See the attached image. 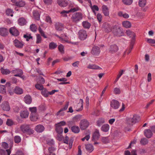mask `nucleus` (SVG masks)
I'll use <instances>...</instances> for the list:
<instances>
[{"label":"nucleus","mask_w":155,"mask_h":155,"mask_svg":"<svg viewBox=\"0 0 155 155\" xmlns=\"http://www.w3.org/2000/svg\"><path fill=\"white\" fill-rule=\"evenodd\" d=\"M112 32L114 35L116 36L120 37L124 35L123 29L118 25L113 26Z\"/></svg>","instance_id":"obj_1"},{"label":"nucleus","mask_w":155,"mask_h":155,"mask_svg":"<svg viewBox=\"0 0 155 155\" xmlns=\"http://www.w3.org/2000/svg\"><path fill=\"white\" fill-rule=\"evenodd\" d=\"M21 131L26 134L30 135L32 134L34 132V130L29 127V125H22L21 127Z\"/></svg>","instance_id":"obj_2"},{"label":"nucleus","mask_w":155,"mask_h":155,"mask_svg":"<svg viewBox=\"0 0 155 155\" xmlns=\"http://www.w3.org/2000/svg\"><path fill=\"white\" fill-rule=\"evenodd\" d=\"M83 18V15L80 12H76L71 17V19L72 21L77 23L81 20Z\"/></svg>","instance_id":"obj_3"},{"label":"nucleus","mask_w":155,"mask_h":155,"mask_svg":"<svg viewBox=\"0 0 155 155\" xmlns=\"http://www.w3.org/2000/svg\"><path fill=\"white\" fill-rule=\"evenodd\" d=\"M140 117L138 115H135L132 118H128L127 121L128 124L130 125H133L134 124L138 121Z\"/></svg>","instance_id":"obj_4"},{"label":"nucleus","mask_w":155,"mask_h":155,"mask_svg":"<svg viewBox=\"0 0 155 155\" xmlns=\"http://www.w3.org/2000/svg\"><path fill=\"white\" fill-rule=\"evenodd\" d=\"M1 106L2 109L4 110L8 111L10 110L9 104L8 101H4L1 104Z\"/></svg>","instance_id":"obj_5"},{"label":"nucleus","mask_w":155,"mask_h":155,"mask_svg":"<svg viewBox=\"0 0 155 155\" xmlns=\"http://www.w3.org/2000/svg\"><path fill=\"white\" fill-rule=\"evenodd\" d=\"M89 123L87 120L84 119L81 120L80 123V127L81 129L84 130L88 127Z\"/></svg>","instance_id":"obj_6"},{"label":"nucleus","mask_w":155,"mask_h":155,"mask_svg":"<svg viewBox=\"0 0 155 155\" xmlns=\"http://www.w3.org/2000/svg\"><path fill=\"white\" fill-rule=\"evenodd\" d=\"M78 37L81 40H84L87 37V34L85 31L81 30L78 32Z\"/></svg>","instance_id":"obj_7"},{"label":"nucleus","mask_w":155,"mask_h":155,"mask_svg":"<svg viewBox=\"0 0 155 155\" xmlns=\"http://www.w3.org/2000/svg\"><path fill=\"white\" fill-rule=\"evenodd\" d=\"M100 48L96 46H94L92 49L91 51V54L95 56H98L100 53Z\"/></svg>","instance_id":"obj_8"},{"label":"nucleus","mask_w":155,"mask_h":155,"mask_svg":"<svg viewBox=\"0 0 155 155\" xmlns=\"http://www.w3.org/2000/svg\"><path fill=\"white\" fill-rule=\"evenodd\" d=\"M13 43L14 45L18 48H21L24 45V43L23 41H20L17 39L14 41Z\"/></svg>","instance_id":"obj_9"},{"label":"nucleus","mask_w":155,"mask_h":155,"mask_svg":"<svg viewBox=\"0 0 155 155\" xmlns=\"http://www.w3.org/2000/svg\"><path fill=\"white\" fill-rule=\"evenodd\" d=\"M110 106L114 109H117L119 107L120 104L118 101L113 100L110 102Z\"/></svg>","instance_id":"obj_10"},{"label":"nucleus","mask_w":155,"mask_h":155,"mask_svg":"<svg viewBox=\"0 0 155 155\" xmlns=\"http://www.w3.org/2000/svg\"><path fill=\"white\" fill-rule=\"evenodd\" d=\"M56 36L60 39V41L63 43H69V41L68 40V37L65 35H62L61 36L56 35Z\"/></svg>","instance_id":"obj_11"},{"label":"nucleus","mask_w":155,"mask_h":155,"mask_svg":"<svg viewBox=\"0 0 155 155\" xmlns=\"http://www.w3.org/2000/svg\"><path fill=\"white\" fill-rule=\"evenodd\" d=\"M100 136L99 130H96L93 134L92 140L94 141L97 140L99 138Z\"/></svg>","instance_id":"obj_12"},{"label":"nucleus","mask_w":155,"mask_h":155,"mask_svg":"<svg viewBox=\"0 0 155 155\" xmlns=\"http://www.w3.org/2000/svg\"><path fill=\"white\" fill-rule=\"evenodd\" d=\"M144 134L147 138H150L153 135L151 131L149 129H146L144 130Z\"/></svg>","instance_id":"obj_13"},{"label":"nucleus","mask_w":155,"mask_h":155,"mask_svg":"<svg viewBox=\"0 0 155 155\" xmlns=\"http://www.w3.org/2000/svg\"><path fill=\"white\" fill-rule=\"evenodd\" d=\"M58 3L60 6L62 7H65L68 5V2L66 0H58Z\"/></svg>","instance_id":"obj_14"},{"label":"nucleus","mask_w":155,"mask_h":155,"mask_svg":"<svg viewBox=\"0 0 155 155\" xmlns=\"http://www.w3.org/2000/svg\"><path fill=\"white\" fill-rule=\"evenodd\" d=\"M8 34V31L7 28H0V35L3 36L7 35Z\"/></svg>","instance_id":"obj_15"},{"label":"nucleus","mask_w":155,"mask_h":155,"mask_svg":"<svg viewBox=\"0 0 155 155\" xmlns=\"http://www.w3.org/2000/svg\"><path fill=\"white\" fill-rule=\"evenodd\" d=\"M55 27L56 30L58 31H61L64 28L63 25L60 23H56L55 25Z\"/></svg>","instance_id":"obj_16"},{"label":"nucleus","mask_w":155,"mask_h":155,"mask_svg":"<svg viewBox=\"0 0 155 155\" xmlns=\"http://www.w3.org/2000/svg\"><path fill=\"white\" fill-rule=\"evenodd\" d=\"M102 12L105 16H108L109 15V11L108 7L106 5H104L102 7Z\"/></svg>","instance_id":"obj_17"},{"label":"nucleus","mask_w":155,"mask_h":155,"mask_svg":"<svg viewBox=\"0 0 155 155\" xmlns=\"http://www.w3.org/2000/svg\"><path fill=\"white\" fill-rule=\"evenodd\" d=\"M83 100L80 99L79 103L78 104L76 110L78 111L81 110L83 108Z\"/></svg>","instance_id":"obj_18"},{"label":"nucleus","mask_w":155,"mask_h":155,"mask_svg":"<svg viewBox=\"0 0 155 155\" xmlns=\"http://www.w3.org/2000/svg\"><path fill=\"white\" fill-rule=\"evenodd\" d=\"M10 34L12 35L16 36L19 35V33L18 30L15 27H12L10 28Z\"/></svg>","instance_id":"obj_19"},{"label":"nucleus","mask_w":155,"mask_h":155,"mask_svg":"<svg viewBox=\"0 0 155 155\" xmlns=\"http://www.w3.org/2000/svg\"><path fill=\"white\" fill-rule=\"evenodd\" d=\"M12 72L14 74H16L14 75L16 77L20 76L23 73L22 70L18 69L13 70Z\"/></svg>","instance_id":"obj_20"},{"label":"nucleus","mask_w":155,"mask_h":155,"mask_svg":"<svg viewBox=\"0 0 155 155\" xmlns=\"http://www.w3.org/2000/svg\"><path fill=\"white\" fill-rule=\"evenodd\" d=\"M24 101L26 104H30L32 101V99L31 96L29 95H26L24 97Z\"/></svg>","instance_id":"obj_21"},{"label":"nucleus","mask_w":155,"mask_h":155,"mask_svg":"<svg viewBox=\"0 0 155 155\" xmlns=\"http://www.w3.org/2000/svg\"><path fill=\"white\" fill-rule=\"evenodd\" d=\"M126 33L128 36H129L130 37H132V40L134 38L135 40V35L134 32L129 30H127L126 31Z\"/></svg>","instance_id":"obj_22"},{"label":"nucleus","mask_w":155,"mask_h":155,"mask_svg":"<svg viewBox=\"0 0 155 155\" xmlns=\"http://www.w3.org/2000/svg\"><path fill=\"white\" fill-rule=\"evenodd\" d=\"M118 50V48L115 45H111L109 48L110 51L111 53H113L117 51Z\"/></svg>","instance_id":"obj_23"},{"label":"nucleus","mask_w":155,"mask_h":155,"mask_svg":"<svg viewBox=\"0 0 155 155\" xmlns=\"http://www.w3.org/2000/svg\"><path fill=\"white\" fill-rule=\"evenodd\" d=\"M14 91L15 94H21L23 93L22 89L17 86L15 87Z\"/></svg>","instance_id":"obj_24"},{"label":"nucleus","mask_w":155,"mask_h":155,"mask_svg":"<svg viewBox=\"0 0 155 155\" xmlns=\"http://www.w3.org/2000/svg\"><path fill=\"white\" fill-rule=\"evenodd\" d=\"M0 155H10V149L6 150H5L2 149H0Z\"/></svg>","instance_id":"obj_25"},{"label":"nucleus","mask_w":155,"mask_h":155,"mask_svg":"<svg viewBox=\"0 0 155 155\" xmlns=\"http://www.w3.org/2000/svg\"><path fill=\"white\" fill-rule=\"evenodd\" d=\"M44 130V127L42 125H37L35 128V130L38 132L41 133Z\"/></svg>","instance_id":"obj_26"},{"label":"nucleus","mask_w":155,"mask_h":155,"mask_svg":"<svg viewBox=\"0 0 155 155\" xmlns=\"http://www.w3.org/2000/svg\"><path fill=\"white\" fill-rule=\"evenodd\" d=\"M87 68L92 69H100L101 68L98 66L93 64H89L87 67Z\"/></svg>","instance_id":"obj_27"},{"label":"nucleus","mask_w":155,"mask_h":155,"mask_svg":"<svg viewBox=\"0 0 155 155\" xmlns=\"http://www.w3.org/2000/svg\"><path fill=\"white\" fill-rule=\"evenodd\" d=\"M18 23L20 25L22 26L26 24V21L24 18H21L18 20Z\"/></svg>","instance_id":"obj_28"},{"label":"nucleus","mask_w":155,"mask_h":155,"mask_svg":"<svg viewBox=\"0 0 155 155\" xmlns=\"http://www.w3.org/2000/svg\"><path fill=\"white\" fill-rule=\"evenodd\" d=\"M20 116L22 118H26L28 117L29 113L27 111H23L20 112Z\"/></svg>","instance_id":"obj_29"},{"label":"nucleus","mask_w":155,"mask_h":155,"mask_svg":"<svg viewBox=\"0 0 155 155\" xmlns=\"http://www.w3.org/2000/svg\"><path fill=\"white\" fill-rule=\"evenodd\" d=\"M123 27L126 28H129L131 27V24L128 21H124L122 22Z\"/></svg>","instance_id":"obj_30"},{"label":"nucleus","mask_w":155,"mask_h":155,"mask_svg":"<svg viewBox=\"0 0 155 155\" xmlns=\"http://www.w3.org/2000/svg\"><path fill=\"white\" fill-rule=\"evenodd\" d=\"M109 128L110 127L108 124H105L102 126L101 130L103 131L107 132L108 131Z\"/></svg>","instance_id":"obj_31"},{"label":"nucleus","mask_w":155,"mask_h":155,"mask_svg":"<svg viewBox=\"0 0 155 155\" xmlns=\"http://www.w3.org/2000/svg\"><path fill=\"white\" fill-rule=\"evenodd\" d=\"M146 0H139L138 1V5L140 7H143L146 5Z\"/></svg>","instance_id":"obj_32"},{"label":"nucleus","mask_w":155,"mask_h":155,"mask_svg":"<svg viewBox=\"0 0 155 155\" xmlns=\"http://www.w3.org/2000/svg\"><path fill=\"white\" fill-rule=\"evenodd\" d=\"M69 104V102H67L66 103V104H65L64 106L62 108H61L59 111H58L56 114L57 115H58L60 114V112L62 110H66Z\"/></svg>","instance_id":"obj_33"},{"label":"nucleus","mask_w":155,"mask_h":155,"mask_svg":"<svg viewBox=\"0 0 155 155\" xmlns=\"http://www.w3.org/2000/svg\"><path fill=\"white\" fill-rule=\"evenodd\" d=\"M85 148L86 150L89 152H91L94 150L93 146L90 144L86 145Z\"/></svg>","instance_id":"obj_34"},{"label":"nucleus","mask_w":155,"mask_h":155,"mask_svg":"<svg viewBox=\"0 0 155 155\" xmlns=\"http://www.w3.org/2000/svg\"><path fill=\"white\" fill-rule=\"evenodd\" d=\"M30 118L32 121H36L38 118L37 114H30Z\"/></svg>","instance_id":"obj_35"},{"label":"nucleus","mask_w":155,"mask_h":155,"mask_svg":"<svg viewBox=\"0 0 155 155\" xmlns=\"http://www.w3.org/2000/svg\"><path fill=\"white\" fill-rule=\"evenodd\" d=\"M105 25L107 26L105 28L104 31L107 33L111 31H112L113 28H112L111 26L108 24H105Z\"/></svg>","instance_id":"obj_36"},{"label":"nucleus","mask_w":155,"mask_h":155,"mask_svg":"<svg viewBox=\"0 0 155 155\" xmlns=\"http://www.w3.org/2000/svg\"><path fill=\"white\" fill-rule=\"evenodd\" d=\"M25 3L23 0L19 1L16 3V5L19 7H23L25 5Z\"/></svg>","instance_id":"obj_37"},{"label":"nucleus","mask_w":155,"mask_h":155,"mask_svg":"<svg viewBox=\"0 0 155 155\" xmlns=\"http://www.w3.org/2000/svg\"><path fill=\"white\" fill-rule=\"evenodd\" d=\"M57 45L54 42H51L49 44V48L51 49H54L57 47Z\"/></svg>","instance_id":"obj_38"},{"label":"nucleus","mask_w":155,"mask_h":155,"mask_svg":"<svg viewBox=\"0 0 155 155\" xmlns=\"http://www.w3.org/2000/svg\"><path fill=\"white\" fill-rule=\"evenodd\" d=\"M118 15L120 16H122L123 18H128L129 16L128 14L127 13H123L122 12H120L118 13Z\"/></svg>","instance_id":"obj_39"},{"label":"nucleus","mask_w":155,"mask_h":155,"mask_svg":"<svg viewBox=\"0 0 155 155\" xmlns=\"http://www.w3.org/2000/svg\"><path fill=\"white\" fill-rule=\"evenodd\" d=\"M71 130L73 132L78 133L79 132V128L78 126H73L71 127Z\"/></svg>","instance_id":"obj_40"},{"label":"nucleus","mask_w":155,"mask_h":155,"mask_svg":"<svg viewBox=\"0 0 155 155\" xmlns=\"http://www.w3.org/2000/svg\"><path fill=\"white\" fill-rule=\"evenodd\" d=\"M29 110L31 111V113L30 114H37L36 111H37V108L35 107H29Z\"/></svg>","instance_id":"obj_41"},{"label":"nucleus","mask_w":155,"mask_h":155,"mask_svg":"<svg viewBox=\"0 0 155 155\" xmlns=\"http://www.w3.org/2000/svg\"><path fill=\"white\" fill-rule=\"evenodd\" d=\"M41 94L45 97H47L48 96L49 92H48L46 89H43L42 90Z\"/></svg>","instance_id":"obj_42"},{"label":"nucleus","mask_w":155,"mask_h":155,"mask_svg":"<svg viewBox=\"0 0 155 155\" xmlns=\"http://www.w3.org/2000/svg\"><path fill=\"white\" fill-rule=\"evenodd\" d=\"M47 144L50 146H52L54 144V141L53 139L50 138H48L46 140Z\"/></svg>","instance_id":"obj_43"},{"label":"nucleus","mask_w":155,"mask_h":155,"mask_svg":"<svg viewBox=\"0 0 155 155\" xmlns=\"http://www.w3.org/2000/svg\"><path fill=\"white\" fill-rule=\"evenodd\" d=\"M30 28L31 30L33 32L36 31L37 29V27L34 24H32L30 26Z\"/></svg>","instance_id":"obj_44"},{"label":"nucleus","mask_w":155,"mask_h":155,"mask_svg":"<svg viewBox=\"0 0 155 155\" xmlns=\"http://www.w3.org/2000/svg\"><path fill=\"white\" fill-rule=\"evenodd\" d=\"M56 130L59 134H61L63 132V129L61 126H56Z\"/></svg>","instance_id":"obj_45"},{"label":"nucleus","mask_w":155,"mask_h":155,"mask_svg":"<svg viewBox=\"0 0 155 155\" xmlns=\"http://www.w3.org/2000/svg\"><path fill=\"white\" fill-rule=\"evenodd\" d=\"M1 71L3 74H7L10 73V71L8 69H4L2 68H1Z\"/></svg>","instance_id":"obj_46"},{"label":"nucleus","mask_w":155,"mask_h":155,"mask_svg":"<svg viewBox=\"0 0 155 155\" xmlns=\"http://www.w3.org/2000/svg\"><path fill=\"white\" fill-rule=\"evenodd\" d=\"M104 123V119L100 118L98 120L97 122V125L98 127H100L102 124Z\"/></svg>","instance_id":"obj_47"},{"label":"nucleus","mask_w":155,"mask_h":155,"mask_svg":"<svg viewBox=\"0 0 155 155\" xmlns=\"http://www.w3.org/2000/svg\"><path fill=\"white\" fill-rule=\"evenodd\" d=\"M80 8L78 7H73L70 8V10H68L69 13L70 12H74L76 11L79 10Z\"/></svg>","instance_id":"obj_48"},{"label":"nucleus","mask_w":155,"mask_h":155,"mask_svg":"<svg viewBox=\"0 0 155 155\" xmlns=\"http://www.w3.org/2000/svg\"><path fill=\"white\" fill-rule=\"evenodd\" d=\"M83 25L84 28H89L91 26L90 24L87 21H84L83 22Z\"/></svg>","instance_id":"obj_49"},{"label":"nucleus","mask_w":155,"mask_h":155,"mask_svg":"<svg viewBox=\"0 0 155 155\" xmlns=\"http://www.w3.org/2000/svg\"><path fill=\"white\" fill-rule=\"evenodd\" d=\"M6 90L5 86L0 85V93L2 94H5L6 93Z\"/></svg>","instance_id":"obj_50"},{"label":"nucleus","mask_w":155,"mask_h":155,"mask_svg":"<svg viewBox=\"0 0 155 155\" xmlns=\"http://www.w3.org/2000/svg\"><path fill=\"white\" fill-rule=\"evenodd\" d=\"M140 143L142 145H145L148 143V140L146 138H143L141 139Z\"/></svg>","instance_id":"obj_51"},{"label":"nucleus","mask_w":155,"mask_h":155,"mask_svg":"<svg viewBox=\"0 0 155 155\" xmlns=\"http://www.w3.org/2000/svg\"><path fill=\"white\" fill-rule=\"evenodd\" d=\"M91 8L95 15H96L95 11H98L99 10V8L96 5H94L93 6H91Z\"/></svg>","instance_id":"obj_52"},{"label":"nucleus","mask_w":155,"mask_h":155,"mask_svg":"<svg viewBox=\"0 0 155 155\" xmlns=\"http://www.w3.org/2000/svg\"><path fill=\"white\" fill-rule=\"evenodd\" d=\"M21 137L18 136H15L14 138L15 142L16 143H18L21 142Z\"/></svg>","instance_id":"obj_53"},{"label":"nucleus","mask_w":155,"mask_h":155,"mask_svg":"<svg viewBox=\"0 0 155 155\" xmlns=\"http://www.w3.org/2000/svg\"><path fill=\"white\" fill-rule=\"evenodd\" d=\"M1 147L2 148L5 149H8V144L5 142H2L1 143Z\"/></svg>","instance_id":"obj_54"},{"label":"nucleus","mask_w":155,"mask_h":155,"mask_svg":"<svg viewBox=\"0 0 155 155\" xmlns=\"http://www.w3.org/2000/svg\"><path fill=\"white\" fill-rule=\"evenodd\" d=\"M101 141L104 143H107L109 142L108 137H102L101 138Z\"/></svg>","instance_id":"obj_55"},{"label":"nucleus","mask_w":155,"mask_h":155,"mask_svg":"<svg viewBox=\"0 0 155 155\" xmlns=\"http://www.w3.org/2000/svg\"><path fill=\"white\" fill-rule=\"evenodd\" d=\"M123 3L126 5H130L132 2L133 0H122Z\"/></svg>","instance_id":"obj_56"},{"label":"nucleus","mask_w":155,"mask_h":155,"mask_svg":"<svg viewBox=\"0 0 155 155\" xmlns=\"http://www.w3.org/2000/svg\"><path fill=\"white\" fill-rule=\"evenodd\" d=\"M114 93L116 94H119L120 93V88L118 87H115L114 89Z\"/></svg>","instance_id":"obj_57"},{"label":"nucleus","mask_w":155,"mask_h":155,"mask_svg":"<svg viewBox=\"0 0 155 155\" xmlns=\"http://www.w3.org/2000/svg\"><path fill=\"white\" fill-rule=\"evenodd\" d=\"M35 87L36 89L40 90H41L44 88L43 86L42 85L38 83L35 84Z\"/></svg>","instance_id":"obj_58"},{"label":"nucleus","mask_w":155,"mask_h":155,"mask_svg":"<svg viewBox=\"0 0 155 155\" xmlns=\"http://www.w3.org/2000/svg\"><path fill=\"white\" fill-rule=\"evenodd\" d=\"M33 15L36 20H38L39 18V15L37 12L35 11L33 12Z\"/></svg>","instance_id":"obj_59"},{"label":"nucleus","mask_w":155,"mask_h":155,"mask_svg":"<svg viewBox=\"0 0 155 155\" xmlns=\"http://www.w3.org/2000/svg\"><path fill=\"white\" fill-rule=\"evenodd\" d=\"M69 13L68 11L63 10L60 12V14L64 17H67V14Z\"/></svg>","instance_id":"obj_60"},{"label":"nucleus","mask_w":155,"mask_h":155,"mask_svg":"<svg viewBox=\"0 0 155 155\" xmlns=\"http://www.w3.org/2000/svg\"><path fill=\"white\" fill-rule=\"evenodd\" d=\"M41 37L39 34L37 35V40L36 43L37 44L40 43L41 42Z\"/></svg>","instance_id":"obj_61"},{"label":"nucleus","mask_w":155,"mask_h":155,"mask_svg":"<svg viewBox=\"0 0 155 155\" xmlns=\"http://www.w3.org/2000/svg\"><path fill=\"white\" fill-rule=\"evenodd\" d=\"M58 49L62 53H64V46L62 45H60L58 46Z\"/></svg>","instance_id":"obj_62"},{"label":"nucleus","mask_w":155,"mask_h":155,"mask_svg":"<svg viewBox=\"0 0 155 155\" xmlns=\"http://www.w3.org/2000/svg\"><path fill=\"white\" fill-rule=\"evenodd\" d=\"M134 42H135V41H134V38L132 40H131L130 48L129 49V50L130 51H131L132 50V49L133 48L134 45Z\"/></svg>","instance_id":"obj_63"},{"label":"nucleus","mask_w":155,"mask_h":155,"mask_svg":"<svg viewBox=\"0 0 155 155\" xmlns=\"http://www.w3.org/2000/svg\"><path fill=\"white\" fill-rule=\"evenodd\" d=\"M147 41L150 44H155V39L151 38H147Z\"/></svg>","instance_id":"obj_64"}]
</instances>
